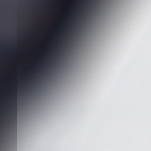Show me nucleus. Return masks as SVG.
<instances>
[{"mask_svg":"<svg viewBox=\"0 0 151 151\" xmlns=\"http://www.w3.org/2000/svg\"><path fill=\"white\" fill-rule=\"evenodd\" d=\"M96 1L95 0V29H96V16L97 12V6H96Z\"/></svg>","mask_w":151,"mask_h":151,"instance_id":"1","label":"nucleus"},{"mask_svg":"<svg viewBox=\"0 0 151 151\" xmlns=\"http://www.w3.org/2000/svg\"><path fill=\"white\" fill-rule=\"evenodd\" d=\"M93 6V4H94V0H92Z\"/></svg>","mask_w":151,"mask_h":151,"instance_id":"2","label":"nucleus"},{"mask_svg":"<svg viewBox=\"0 0 151 151\" xmlns=\"http://www.w3.org/2000/svg\"><path fill=\"white\" fill-rule=\"evenodd\" d=\"M104 6H102L101 7H102V9L103 8H104V7H103Z\"/></svg>","mask_w":151,"mask_h":151,"instance_id":"3","label":"nucleus"},{"mask_svg":"<svg viewBox=\"0 0 151 151\" xmlns=\"http://www.w3.org/2000/svg\"><path fill=\"white\" fill-rule=\"evenodd\" d=\"M104 6H102L101 7H102V9L103 8H104V7H103Z\"/></svg>","mask_w":151,"mask_h":151,"instance_id":"4","label":"nucleus"}]
</instances>
